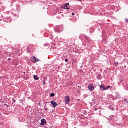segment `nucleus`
I'll use <instances>...</instances> for the list:
<instances>
[{"instance_id": "obj_21", "label": "nucleus", "mask_w": 128, "mask_h": 128, "mask_svg": "<svg viewBox=\"0 0 128 128\" xmlns=\"http://www.w3.org/2000/svg\"><path fill=\"white\" fill-rule=\"evenodd\" d=\"M124 102H128V100L124 99Z\"/></svg>"}, {"instance_id": "obj_16", "label": "nucleus", "mask_w": 128, "mask_h": 128, "mask_svg": "<svg viewBox=\"0 0 128 128\" xmlns=\"http://www.w3.org/2000/svg\"><path fill=\"white\" fill-rule=\"evenodd\" d=\"M44 46H48V44H44Z\"/></svg>"}, {"instance_id": "obj_15", "label": "nucleus", "mask_w": 128, "mask_h": 128, "mask_svg": "<svg viewBox=\"0 0 128 128\" xmlns=\"http://www.w3.org/2000/svg\"><path fill=\"white\" fill-rule=\"evenodd\" d=\"M84 38L86 39V40H88V36H84Z\"/></svg>"}, {"instance_id": "obj_19", "label": "nucleus", "mask_w": 128, "mask_h": 128, "mask_svg": "<svg viewBox=\"0 0 128 128\" xmlns=\"http://www.w3.org/2000/svg\"><path fill=\"white\" fill-rule=\"evenodd\" d=\"M43 84H44V85L46 84V82H44Z\"/></svg>"}, {"instance_id": "obj_5", "label": "nucleus", "mask_w": 128, "mask_h": 128, "mask_svg": "<svg viewBox=\"0 0 128 128\" xmlns=\"http://www.w3.org/2000/svg\"><path fill=\"white\" fill-rule=\"evenodd\" d=\"M100 90H102V92H104V90H106L108 88L102 85L100 86Z\"/></svg>"}, {"instance_id": "obj_3", "label": "nucleus", "mask_w": 128, "mask_h": 128, "mask_svg": "<svg viewBox=\"0 0 128 128\" xmlns=\"http://www.w3.org/2000/svg\"><path fill=\"white\" fill-rule=\"evenodd\" d=\"M88 88L89 90H90V92L94 90V86L92 84L89 85Z\"/></svg>"}, {"instance_id": "obj_6", "label": "nucleus", "mask_w": 128, "mask_h": 128, "mask_svg": "<svg viewBox=\"0 0 128 128\" xmlns=\"http://www.w3.org/2000/svg\"><path fill=\"white\" fill-rule=\"evenodd\" d=\"M51 104H52L53 105L54 108H56V106H58V104H56V102L51 101Z\"/></svg>"}, {"instance_id": "obj_9", "label": "nucleus", "mask_w": 128, "mask_h": 128, "mask_svg": "<svg viewBox=\"0 0 128 128\" xmlns=\"http://www.w3.org/2000/svg\"><path fill=\"white\" fill-rule=\"evenodd\" d=\"M94 32V28H91L90 30V34H92V32Z\"/></svg>"}, {"instance_id": "obj_22", "label": "nucleus", "mask_w": 128, "mask_h": 128, "mask_svg": "<svg viewBox=\"0 0 128 128\" xmlns=\"http://www.w3.org/2000/svg\"><path fill=\"white\" fill-rule=\"evenodd\" d=\"M4 106H7V108H8V104H4Z\"/></svg>"}, {"instance_id": "obj_26", "label": "nucleus", "mask_w": 128, "mask_h": 128, "mask_svg": "<svg viewBox=\"0 0 128 128\" xmlns=\"http://www.w3.org/2000/svg\"><path fill=\"white\" fill-rule=\"evenodd\" d=\"M12 60V58H10L9 59H8V60L9 61H10V60Z\"/></svg>"}, {"instance_id": "obj_29", "label": "nucleus", "mask_w": 128, "mask_h": 128, "mask_svg": "<svg viewBox=\"0 0 128 128\" xmlns=\"http://www.w3.org/2000/svg\"><path fill=\"white\" fill-rule=\"evenodd\" d=\"M128 104V101L127 102Z\"/></svg>"}, {"instance_id": "obj_17", "label": "nucleus", "mask_w": 128, "mask_h": 128, "mask_svg": "<svg viewBox=\"0 0 128 128\" xmlns=\"http://www.w3.org/2000/svg\"><path fill=\"white\" fill-rule=\"evenodd\" d=\"M65 62H68V59H66V60H65Z\"/></svg>"}, {"instance_id": "obj_11", "label": "nucleus", "mask_w": 128, "mask_h": 128, "mask_svg": "<svg viewBox=\"0 0 128 128\" xmlns=\"http://www.w3.org/2000/svg\"><path fill=\"white\" fill-rule=\"evenodd\" d=\"M97 79L98 80H102V76L100 75L98 76H97Z\"/></svg>"}, {"instance_id": "obj_12", "label": "nucleus", "mask_w": 128, "mask_h": 128, "mask_svg": "<svg viewBox=\"0 0 128 128\" xmlns=\"http://www.w3.org/2000/svg\"><path fill=\"white\" fill-rule=\"evenodd\" d=\"M56 96V94L54 93H52L51 94L50 96L51 98H54V96Z\"/></svg>"}, {"instance_id": "obj_28", "label": "nucleus", "mask_w": 128, "mask_h": 128, "mask_svg": "<svg viewBox=\"0 0 128 128\" xmlns=\"http://www.w3.org/2000/svg\"><path fill=\"white\" fill-rule=\"evenodd\" d=\"M47 110V109H46L45 110Z\"/></svg>"}, {"instance_id": "obj_2", "label": "nucleus", "mask_w": 128, "mask_h": 128, "mask_svg": "<svg viewBox=\"0 0 128 128\" xmlns=\"http://www.w3.org/2000/svg\"><path fill=\"white\" fill-rule=\"evenodd\" d=\"M70 102V98L68 96H66L65 98V102L66 104H68Z\"/></svg>"}, {"instance_id": "obj_13", "label": "nucleus", "mask_w": 128, "mask_h": 128, "mask_svg": "<svg viewBox=\"0 0 128 128\" xmlns=\"http://www.w3.org/2000/svg\"><path fill=\"white\" fill-rule=\"evenodd\" d=\"M110 110H114V107H112V106H109Z\"/></svg>"}, {"instance_id": "obj_23", "label": "nucleus", "mask_w": 128, "mask_h": 128, "mask_svg": "<svg viewBox=\"0 0 128 128\" xmlns=\"http://www.w3.org/2000/svg\"><path fill=\"white\" fill-rule=\"evenodd\" d=\"M76 14L74 13L72 14V16H74Z\"/></svg>"}, {"instance_id": "obj_10", "label": "nucleus", "mask_w": 128, "mask_h": 128, "mask_svg": "<svg viewBox=\"0 0 128 128\" xmlns=\"http://www.w3.org/2000/svg\"><path fill=\"white\" fill-rule=\"evenodd\" d=\"M107 42H106V40H104L102 41V44H106Z\"/></svg>"}, {"instance_id": "obj_1", "label": "nucleus", "mask_w": 128, "mask_h": 128, "mask_svg": "<svg viewBox=\"0 0 128 128\" xmlns=\"http://www.w3.org/2000/svg\"><path fill=\"white\" fill-rule=\"evenodd\" d=\"M31 60L32 62H34V64H36V62H40V60L36 58L35 56L32 58Z\"/></svg>"}, {"instance_id": "obj_20", "label": "nucleus", "mask_w": 128, "mask_h": 128, "mask_svg": "<svg viewBox=\"0 0 128 128\" xmlns=\"http://www.w3.org/2000/svg\"><path fill=\"white\" fill-rule=\"evenodd\" d=\"M118 62H117V63H116L115 66H118Z\"/></svg>"}, {"instance_id": "obj_24", "label": "nucleus", "mask_w": 128, "mask_h": 128, "mask_svg": "<svg viewBox=\"0 0 128 128\" xmlns=\"http://www.w3.org/2000/svg\"><path fill=\"white\" fill-rule=\"evenodd\" d=\"M110 88V86H108V88H108H108Z\"/></svg>"}, {"instance_id": "obj_18", "label": "nucleus", "mask_w": 128, "mask_h": 128, "mask_svg": "<svg viewBox=\"0 0 128 128\" xmlns=\"http://www.w3.org/2000/svg\"><path fill=\"white\" fill-rule=\"evenodd\" d=\"M126 23L128 22V19H126Z\"/></svg>"}, {"instance_id": "obj_8", "label": "nucleus", "mask_w": 128, "mask_h": 128, "mask_svg": "<svg viewBox=\"0 0 128 128\" xmlns=\"http://www.w3.org/2000/svg\"><path fill=\"white\" fill-rule=\"evenodd\" d=\"M34 80H40V78H38V76L36 75H34Z\"/></svg>"}, {"instance_id": "obj_14", "label": "nucleus", "mask_w": 128, "mask_h": 128, "mask_svg": "<svg viewBox=\"0 0 128 128\" xmlns=\"http://www.w3.org/2000/svg\"><path fill=\"white\" fill-rule=\"evenodd\" d=\"M12 102L13 104H14V102H16V100H14V98L12 99Z\"/></svg>"}, {"instance_id": "obj_25", "label": "nucleus", "mask_w": 128, "mask_h": 128, "mask_svg": "<svg viewBox=\"0 0 128 128\" xmlns=\"http://www.w3.org/2000/svg\"><path fill=\"white\" fill-rule=\"evenodd\" d=\"M84 0H78V2H82Z\"/></svg>"}, {"instance_id": "obj_4", "label": "nucleus", "mask_w": 128, "mask_h": 128, "mask_svg": "<svg viewBox=\"0 0 128 128\" xmlns=\"http://www.w3.org/2000/svg\"><path fill=\"white\" fill-rule=\"evenodd\" d=\"M68 6H70V3H67L63 6L64 10H69Z\"/></svg>"}, {"instance_id": "obj_27", "label": "nucleus", "mask_w": 128, "mask_h": 128, "mask_svg": "<svg viewBox=\"0 0 128 128\" xmlns=\"http://www.w3.org/2000/svg\"><path fill=\"white\" fill-rule=\"evenodd\" d=\"M95 110H98V108H95Z\"/></svg>"}, {"instance_id": "obj_7", "label": "nucleus", "mask_w": 128, "mask_h": 128, "mask_svg": "<svg viewBox=\"0 0 128 128\" xmlns=\"http://www.w3.org/2000/svg\"><path fill=\"white\" fill-rule=\"evenodd\" d=\"M46 124V119H43L42 120L40 124L41 126H44Z\"/></svg>"}]
</instances>
